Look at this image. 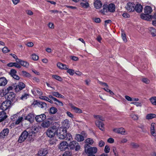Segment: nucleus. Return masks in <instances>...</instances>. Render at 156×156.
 I'll use <instances>...</instances> for the list:
<instances>
[{
  "label": "nucleus",
  "instance_id": "nucleus-20",
  "mask_svg": "<svg viewBox=\"0 0 156 156\" xmlns=\"http://www.w3.org/2000/svg\"><path fill=\"white\" fill-rule=\"evenodd\" d=\"M108 12H114L115 11V5L113 3H111L107 5Z\"/></svg>",
  "mask_w": 156,
  "mask_h": 156
},
{
  "label": "nucleus",
  "instance_id": "nucleus-41",
  "mask_svg": "<svg viewBox=\"0 0 156 156\" xmlns=\"http://www.w3.org/2000/svg\"><path fill=\"white\" fill-rule=\"evenodd\" d=\"M85 142L87 144L92 145L94 143L93 140L91 138H88L85 140Z\"/></svg>",
  "mask_w": 156,
  "mask_h": 156
},
{
  "label": "nucleus",
  "instance_id": "nucleus-15",
  "mask_svg": "<svg viewBox=\"0 0 156 156\" xmlns=\"http://www.w3.org/2000/svg\"><path fill=\"white\" fill-rule=\"evenodd\" d=\"M98 151V149L96 147H90L87 149V152L89 154H96Z\"/></svg>",
  "mask_w": 156,
  "mask_h": 156
},
{
  "label": "nucleus",
  "instance_id": "nucleus-56",
  "mask_svg": "<svg viewBox=\"0 0 156 156\" xmlns=\"http://www.w3.org/2000/svg\"><path fill=\"white\" fill-rule=\"evenodd\" d=\"M52 95L57 98H59L60 94L57 92H52L51 93Z\"/></svg>",
  "mask_w": 156,
  "mask_h": 156
},
{
  "label": "nucleus",
  "instance_id": "nucleus-6",
  "mask_svg": "<svg viewBox=\"0 0 156 156\" xmlns=\"http://www.w3.org/2000/svg\"><path fill=\"white\" fill-rule=\"evenodd\" d=\"M28 135V132L26 130L24 131L20 136L18 141L19 143H21L23 142L27 138Z\"/></svg>",
  "mask_w": 156,
  "mask_h": 156
},
{
  "label": "nucleus",
  "instance_id": "nucleus-24",
  "mask_svg": "<svg viewBox=\"0 0 156 156\" xmlns=\"http://www.w3.org/2000/svg\"><path fill=\"white\" fill-rule=\"evenodd\" d=\"M7 117L6 113L3 111L0 112V122H2Z\"/></svg>",
  "mask_w": 156,
  "mask_h": 156
},
{
  "label": "nucleus",
  "instance_id": "nucleus-32",
  "mask_svg": "<svg viewBox=\"0 0 156 156\" xmlns=\"http://www.w3.org/2000/svg\"><path fill=\"white\" fill-rule=\"evenodd\" d=\"M149 30L151 35L153 37L156 36V29L153 27H151L149 28Z\"/></svg>",
  "mask_w": 156,
  "mask_h": 156
},
{
  "label": "nucleus",
  "instance_id": "nucleus-2",
  "mask_svg": "<svg viewBox=\"0 0 156 156\" xmlns=\"http://www.w3.org/2000/svg\"><path fill=\"white\" fill-rule=\"evenodd\" d=\"M7 100L10 101V103H14L19 99L18 98H16V95L13 92H11L7 94Z\"/></svg>",
  "mask_w": 156,
  "mask_h": 156
},
{
  "label": "nucleus",
  "instance_id": "nucleus-1",
  "mask_svg": "<svg viewBox=\"0 0 156 156\" xmlns=\"http://www.w3.org/2000/svg\"><path fill=\"white\" fill-rule=\"evenodd\" d=\"M67 130L63 128H60L57 130L56 135L57 137L60 139H64Z\"/></svg>",
  "mask_w": 156,
  "mask_h": 156
},
{
  "label": "nucleus",
  "instance_id": "nucleus-5",
  "mask_svg": "<svg viewBox=\"0 0 156 156\" xmlns=\"http://www.w3.org/2000/svg\"><path fill=\"white\" fill-rule=\"evenodd\" d=\"M69 146L71 149H75L76 151L79 150L80 148V146L78 143L75 141H73L70 142Z\"/></svg>",
  "mask_w": 156,
  "mask_h": 156
},
{
  "label": "nucleus",
  "instance_id": "nucleus-26",
  "mask_svg": "<svg viewBox=\"0 0 156 156\" xmlns=\"http://www.w3.org/2000/svg\"><path fill=\"white\" fill-rule=\"evenodd\" d=\"M143 9V6L140 4H137L135 6L134 10H135L138 12H142Z\"/></svg>",
  "mask_w": 156,
  "mask_h": 156
},
{
  "label": "nucleus",
  "instance_id": "nucleus-52",
  "mask_svg": "<svg viewBox=\"0 0 156 156\" xmlns=\"http://www.w3.org/2000/svg\"><path fill=\"white\" fill-rule=\"evenodd\" d=\"M23 119V117H19L17 120H16L15 124L16 125H18L22 121Z\"/></svg>",
  "mask_w": 156,
  "mask_h": 156
},
{
  "label": "nucleus",
  "instance_id": "nucleus-16",
  "mask_svg": "<svg viewBox=\"0 0 156 156\" xmlns=\"http://www.w3.org/2000/svg\"><path fill=\"white\" fill-rule=\"evenodd\" d=\"M69 127V121L68 119H66L63 121L62 127L64 129L67 130Z\"/></svg>",
  "mask_w": 156,
  "mask_h": 156
},
{
  "label": "nucleus",
  "instance_id": "nucleus-55",
  "mask_svg": "<svg viewBox=\"0 0 156 156\" xmlns=\"http://www.w3.org/2000/svg\"><path fill=\"white\" fill-rule=\"evenodd\" d=\"M72 152L69 151H65L62 156H71L72 155Z\"/></svg>",
  "mask_w": 156,
  "mask_h": 156
},
{
  "label": "nucleus",
  "instance_id": "nucleus-49",
  "mask_svg": "<svg viewBox=\"0 0 156 156\" xmlns=\"http://www.w3.org/2000/svg\"><path fill=\"white\" fill-rule=\"evenodd\" d=\"M66 70H67V72L69 73L70 75L73 76L75 73V71L73 69L68 68Z\"/></svg>",
  "mask_w": 156,
  "mask_h": 156
},
{
  "label": "nucleus",
  "instance_id": "nucleus-13",
  "mask_svg": "<svg viewBox=\"0 0 156 156\" xmlns=\"http://www.w3.org/2000/svg\"><path fill=\"white\" fill-rule=\"evenodd\" d=\"M135 5L133 3L130 2L127 3L126 8L127 10L129 12H133L134 11Z\"/></svg>",
  "mask_w": 156,
  "mask_h": 156
},
{
  "label": "nucleus",
  "instance_id": "nucleus-17",
  "mask_svg": "<svg viewBox=\"0 0 156 156\" xmlns=\"http://www.w3.org/2000/svg\"><path fill=\"white\" fill-rule=\"evenodd\" d=\"M48 153V151L46 148H42L38 151V155L39 156H45Z\"/></svg>",
  "mask_w": 156,
  "mask_h": 156
},
{
  "label": "nucleus",
  "instance_id": "nucleus-51",
  "mask_svg": "<svg viewBox=\"0 0 156 156\" xmlns=\"http://www.w3.org/2000/svg\"><path fill=\"white\" fill-rule=\"evenodd\" d=\"M22 74L23 76L26 77H30L31 76L30 74L26 71H22Z\"/></svg>",
  "mask_w": 156,
  "mask_h": 156
},
{
  "label": "nucleus",
  "instance_id": "nucleus-44",
  "mask_svg": "<svg viewBox=\"0 0 156 156\" xmlns=\"http://www.w3.org/2000/svg\"><path fill=\"white\" fill-rule=\"evenodd\" d=\"M57 111V109L55 107H51L50 110V112L51 114H55Z\"/></svg>",
  "mask_w": 156,
  "mask_h": 156
},
{
  "label": "nucleus",
  "instance_id": "nucleus-8",
  "mask_svg": "<svg viewBox=\"0 0 156 156\" xmlns=\"http://www.w3.org/2000/svg\"><path fill=\"white\" fill-rule=\"evenodd\" d=\"M68 144L66 141H63L58 145V148L61 151H64L68 148Z\"/></svg>",
  "mask_w": 156,
  "mask_h": 156
},
{
  "label": "nucleus",
  "instance_id": "nucleus-11",
  "mask_svg": "<svg viewBox=\"0 0 156 156\" xmlns=\"http://www.w3.org/2000/svg\"><path fill=\"white\" fill-rule=\"evenodd\" d=\"M46 118V116L44 114L37 115L35 117L36 121L39 122H43Z\"/></svg>",
  "mask_w": 156,
  "mask_h": 156
},
{
  "label": "nucleus",
  "instance_id": "nucleus-22",
  "mask_svg": "<svg viewBox=\"0 0 156 156\" xmlns=\"http://www.w3.org/2000/svg\"><path fill=\"white\" fill-rule=\"evenodd\" d=\"M34 115L31 113H29L25 117V119L27 120L30 122H32L34 120Z\"/></svg>",
  "mask_w": 156,
  "mask_h": 156
},
{
  "label": "nucleus",
  "instance_id": "nucleus-3",
  "mask_svg": "<svg viewBox=\"0 0 156 156\" xmlns=\"http://www.w3.org/2000/svg\"><path fill=\"white\" fill-rule=\"evenodd\" d=\"M57 132L56 129L54 127L49 128L47 131V135L50 138H52L55 135Z\"/></svg>",
  "mask_w": 156,
  "mask_h": 156
},
{
  "label": "nucleus",
  "instance_id": "nucleus-38",
  "mask_svg": "<svg viewBox=\"0 0 156 156\" xmlns=\"http://www.w3.org/2000/svg\"><path fill=\"white\" fill-rule=\"evenodd\" d=\"M39 98L41 99L48 101V102L50 103H53V101L51 100L47 97L42 96L41 95L39 97Z\"/></svg>",
  "mask_w": 156,
  "mask_h": 156
},
{
  "label": "nucleus",
  "instance_id": "nucleus-59",
  "mask_svg": "<svg viewBox=\"0 0 156 156\" xmlns=\"http://www.w3.org/2000/svg\"><path fill=\"white\" fill-rule=\"evenodd\" d=\"M98 83L101 85L103 87H108V86L107 84L105 83L100 81H99Z\"/></svg>",
  "mask_w": 156,
  "mask_h": 156
},
{
  "label": "nucleus",
  "instance_id": "nucleus-39",
  "mask_svg": "<svg viewBox=\"0 0 156 156\" xmlns=\"http://www.w3.org/2000/svg\"><path fill=\"white\" fill-rule=\"evenodd\" d=\"M149 100L152 105L156 106V96L151 97Z\"/></svg>",
  "mask_w": 156,
  "mask_h": 156
},
{
  "label": "nucleus",
  "instance_id": "nucleus-63",
  "mask_svg": "<svg viewBox=\"0 0 156 156\" xmlns=\"http://www.w3.org/2000/svg\"><path fill=\"white\" fill-rule=\"evenodd\" d=\"M16 70L15 69H11L10 70V75H11L12 76H13V75H15L16 74Z\"/></svg>",
  "mask_w": 156,
  "mask_h": 156
},
{
  "label": "nucleus",
  "instance_id": "nucleus-31",
  "mask_svg": "<svg viewBox=\"0 0 156 156\" xmlns=\"http://www.w3.org/2000/svg\"><path fill=\"white\" fill-rule=\"evenodd\" d=\"M32 92L33 94L35 95L36 93H37V94L40 96H41L42 94V93L41 91V90L37 88H35L33 90H32Z\"/></svg>",
  "mask_w": 156,
  "mask_h": 156
},
{
  "label": "nucleus",
  "instance_id": "nucleus-4",
  "mask_svg": "<svg viewBox=\"0 0 156 156\" xmlns=\"http://www.w3.org/2000/svg\"><path fill=\"white\" fill-rule=\"evenodd\" d=\"M11 104L10 101H5L1 104L0 108L3 111L6 110L11 107Z\"/></svg>",
  "mask_w": 156,
  "mask_h": 156
},
{
  "label": "nucleus",
  "instance_id": "nucleus-58",
  "mask_svg": "<svg viewBox=\"0 0 156 156\" xmlns=\"http://www.w3.org/2000/svg\"><path fill=\"white\" fill-rule=\"evenodd\" d=\"M112 150L115 156H118V154L116 150V148L115 147H113Z\"/></svg>",
  "mask_w": 156,
  "mask_h": 156
},
{
  "label": "nucleus",
  "instance_id": "nucleus-57",
  "mask_svg": "<svg viewBox=\"0 0 156 156\" xmlns=\"http://www.w3.org/2000/svg\"><path fill=\"white\" fill-rule=\"evenodd\" d=\"M94 117L97 119H100L102 121H104V119L101 116L98 115H94Z\"/></svg>",
  "mask_w": 156,
  "mask_h": 156
},
{
  "label": "nucleus",
  "instance_id": "nucleus-27",
  "mask_svg": "<svg viewBox=\"0 0 156 156\" xmlns=\"http://www.w3.org/2000/svg\"><path fill=\"white\" fill-rule=\"evenodd\" d=\"M156 126L155 123L153 122L151 123L150 127L151 132L153 136H154L155 135V128Z\"/></svg>",
  "mask_w": 156,
  "mask_h": 156
},
{
  "label": "nucleus",
  "instance_id": "nucleus-43",
  "mask_svg": "<svg viewBox=\"0 0 156 156\" xmlns=\"http://www.w3.org/2000/svg\"><path fill=\"white\" fill-rule=\"evenodd\" d=\"M72 108L74 110V111L76 113H81L82 112L81 110L79 108H77L74 106H72Z\"/></svg>",
  "mask_w": 156,
  "mask_h": 156
},
{
  "label": "nucleus",
  "instance_id": "nucleus-14",
  "mask_svg": "<svg viewBox=\"0 0 156 156\" xmlns=\"http://www.w3.org/2000/svg\"><path fill=\"white\" fill-rule=\"evenodd\" d=\"M9 130L8 128L4 129L0 133V138H5L8 135Z\"/></svg>",
  "mask_w": 156,
  "mask_h": 156
},
{
  "label": "nucleus",
  "instance_id": "nucleus-10",
  "mask_svg": "<svg viewBox=\"0 0 156 156\" xmlns=\"http://www.w3.org/2000/svg\"><path fill=\"white\" fill-rule=\"evenodd\" d=\"M113 131L115 133L121 134L122 135H125L127 134L125 129L122 127L114 129H113Z\"/></svg>",
  "mask_w": 156,
  "mask_h": 156
},
{
  "label": "nucleus",
  "instance_id": "nucleus-36",
  "mask_svg": "<svg viewBox=\"0 0 156 156\" xmlns=\"http://www.w3.org/2000/svg\"><path fill=\"white\" fill-rule=\"evenodd\" d=\"M81 6L84 8L87 9L89 6V4L87 2L85 1L84 2H81L80 3Z\"/></svg>",
  "mask_w": 156,
  "mask_h": 156
},
{
  "label": "nucleus",
  "instance_id": "nucleus-47",
  "mask_svg": "<svg viewBox=\"0 0 156 156\" xmlns=\"http://www.w3.org/2000/svg\"><path fill=\"white\" fill-rule=\"evenodd\" d=\"M121 36L123 41L125 42H126L127 41V40L126 38V34L124 31H122Z\"/></svg>",
  "mask_w": 156,
  "mask_h": 156
},
{
  "label": "nucleus",
  "instance_id": "nucleus-40",
  "mask_svg": "<svg viewBox=\"0 0 156 156\" xmlns=\"http://www.w3.org/2000/svg\"><path fill=\"white\" fill-rule=\"evenodd\" d=\"M50 124V122L48 121H44L42 123L41 126L43 127H48Z\"/></svg>",
  "mask_w": 156,
  "mask_h": 156
},
{
  "label": "nucleus",
  "instance_id": "nucleus-29",
  "mask_svg": "<svg viewBox=\"0 0 156 156\" xmlns=\"http://www.w3.org/2000/svg\"><path fill=\"white\" fill-rule=\"evenodd\" d=\"M94 5L96 9H99L102 6V4L99 0H96L94 3Z\"/></svg>",
  "mask_w": 156,
  "mask_h": 156
},
{
  "label": "nucleus",
  "instance_id": "nucleus-48",
  "mask_svg": "<svg viewBox=\"0 0 156 156\" xmlns=\"http://www.w3.org/2000/svg\"><path fill=\"white\" fill-rule=\"evenodd\" d=\"M31 57L32 59L35 61L39 59L38 56L35 54H32L31 55Z\"/></svg>",
  "mask_w": 156,
  "mask_h": 156
},
{
  "label": "nucleus",
  "instance_id": "nucleus-19",
  "mask_svg": "<svg viewBox=\"0 0 156 156\" xmlns=\"http://www.w3.org/2000/svg\"><path fill=\"white\" fill-rule=\"evenodd\" d=\"M152 16L147 14H142L140 15L141 18L144 20L147 21L150 20L151 19Z\"/></svg>",
  "mask_w": 156,
  "mask_h": 156
},
{
  "label": "nucleus",
  "instance_id": "nucleus-23",
  "mask_svg": "<svg viewBox=\"0 0 156 156\" xmlns=\"http://www.w3.org/2000/svg\"><path fill=\"white\" fill-rule=\"evenodd\" d=\"M144 12L145 13L147 14H150L152 12V8L149 6H146L144 9Z\"/></svg>",
  "mask_w": 156,
  "mask_h": 156
},
{
  "label": "nucleus",
  "instance_id": "nucleus-53",
  "mask_svg": "<svg viewBox=\"0 0 156 156\" xmlns=\"http://www.w3.org/2000/svg\"><path fill=\"white\" fill-rule=\"evenodd\" d=\"M105 142L104 141L101 140L98 142V146L100 147H103L105 145Z\"/></svg>",
  "mask_w": 156,
  "mask_h": 156
},
{
  "label": "nucleus",
  "instance_id": "nucleus-21",
  "mask_svg": "<svg viewBox=\"0 0 156 156\" xmlns=\"http://www.w3.org/2000/svg\"><path fill=\"white\" fill-rule=\"evenodd\" d=\"M95 124L100 130L102 131L104 130V125L102 122L99 121H97L95 122Z\"/></svg>",
  "mask_w": 156,
  "mask_h": 156
},
{
  "label": "nucleus",
  "instance_id": "nucleus-37",
  "mask_svg": "<svg viewBox=\"0 0 156 156\" xmlns=\"http://www.w3.org/2000/svg\"><path fill=\"white\" fill-rule=\"evenodd\" d=\"M29 96V94L27 91L26 93H24L22 95L20 98H19V99H21L23 100H24L26 99Z\"/></svg>",
  "mask_w": 156,
  "mask_h": 156
},
{
  "label": "nucleus",
  "instance_id": "nucleus-45",
  "mask_svg": "<svg viewBox=\"0 0 156 156\" xmlns=\"http://www.w3.org/2000/svg\"><path fill=\"white\" fill-rule=\"evenodd\" d=\"M52 77L53 78L59 81H62V78L60 76L57 75H52Z\"/></svg>",
  "mask_w": 156,
  "mask_h": 156
},
{
  "label": "nucleus",
  "instance_id": "nucleus-9",
  "mask_svg": "<svg viewBox=\"0 0 156 156\" xmlns=\"http://www.w3.org/2000/svg\"><path fill=\"white\" fill-rule=\"evenodd\" d=\"M25 87V85L23 83L20 82L16 86L15 89L16 92H18L21 90Z\"/></svg>",
  "mask_w": 156,
  "mask_h": 156
},
{
  "label": "nucleus",
  "instance_id": "nucleus-54",
  "mask_svg": "<svg viewBox=\"0 0 156 156\" xmlns=\"http://www.w3.org/2000/svg\"><path fill=\"white\" fill-rule=\"evenodd\" d=\"M142 81L144 83L146 84H149L150 82V80L147 78H143L142 79Z\"/></svg>",
  "mask_w": 156,
  "mask_h": 156
},
{
  "label": "nucleus",
  "instance_id": "nucleus-64",
  "mask_svg": "<svg viewBox=\"0 0 156 156\" xmlns=\"http://www.w3.org/2000/svg\"><path fill=\"white\" fill-rule=\"evenodd\" d=\"M131 104L134 105H136L137 107H141L142 106L141 103L139 102H132L131 103Z\"/></svg>",
  "mask_w": 156,
  "mask_h": 156
},
{
  "label": "nucleus",
  "instance_id": "nucleus-61",
  "mask_svg": "<svg viewBox=\"0 0 156 156\" xmlns=\"http://www.w3.org/2000/svg\"><path fill=\"white\" fill-rule=\"evenodd\" d=\"M131 146L134 148H137L139 146V145L134 143H132L130 144Z\"/></svg>",
  "mask_w": 156,
  "mask_h": 156
},
{
  "label": "nucleus",
  "instance_id": "nucleus-18",
  "mask_svg": "<svg viewBox=\"0 0 156 156\" xmlns=\"http://www.w3.org/2000/svg\"><path fill=\"white\" fill-rule=\"evenodd\" d=\"M57 66L59 69H61L66 70L69 68L68 66L61 62L57 63Z\"/></svg>",
  "mask_w": 156,
  "mask_h": 156
},
{
  "label": "nucleus",
  "instance_id": "nucleus-30",
  "mask_svg": "<svg viewBox=\"0 0 156 156\" xmlns=\"http://www.w3.org/2000/svg\"><path fill=\"white\" fill-rule=\"evenodd\" d=\"M17 62H19L22 66L28 67L29 66V63L27 62L19 59L17 61Z\"/></svg>",
  "mask_w": 156,
  "mask_h": 156
},
{
  "label": "nucleus",
  "instance_id": "nucleus-46",
  "mask_svg": "<svg viewBox=\"0 0 156 156\" xmlns=\"http://www.w3.org/2000/svg\"><path fill=\"white\" fill-rule=\"evenodd\" d=\"M130 116L133 120H137L138 119V116L137 115H135L133 113H132L130 115Z\"/></svg>",
  "mask_w": 156,
  "mask_h": 156
},
{
  "label": "nucleus",
  "instance_id": "nucleus-50",
  "mask_svg": "<svg viewBox=\"0 0 156 156\" xmlns=\"http://www.w3.org/2000/svg\"><path fill=\"white\" fill-rule=\"evenodd\" d=\"M110 151V147L108 145H106L105 147L104 151L105 153H108Z\"/></svg>",
  "mask_w": 156,
  "mask_h": 156
},
{
  "label": "nucleus",
  "instance_id": "nucleus-25",
  "mask_svg": "<svg viewBox=\"0 0 156 156\" xmlns=\"http://www.w3.org/2000/svg\"><path fill=\"white\" fill-rule=\"evenodd\" d=\"M7 83L6 79L4 77L0 78V86H4Z\"/></svg>",
  "mask_w": 156,
  "mask_h": 156
},
{
  "label": "nucleus",
  "instance_id": "nucleus-7",
  "mask_svg": "<svg viewBox=\"0 0 156 156\" xmlns=\"http://www.w3.org/2000/svg\"><path fill=\"white\" fill-rule=\"evenodd\" d=\"M38 129L37 127L35 126H32L31 129H27L28 131L27 132H28L29 136H34L35 133L37 132Z\"/></svg>",
  "mask_w": 156,
  "mask_h": 156
},
{
  "label": "nucleus",
  "instance_id": "nucleus-35",
  "mask_svg": "<svg viewBox=\"0 0 156 156\" xmlns=\"http://www.w3.org/2000/svg\"><path fill=\"white\" fill-rule=\"evenodd\" d=\"M156 118V115L155 114L153 113L148 114L146 116V119L148 120Z\"/></svg>",
  "mask_w": 156,
  "mask_h": 156
},
{
  "label": "nucleus",
  "instance_id": "nucleus-42",
  "mask_svg": "<svg viewBox=\"0 0 156 156\" xmlns=\"http://www.w3.org/2000/svg\"><path fill=\"white\" fill-rule=\"evenodd\" d=\"M108 12L107 7V5H104L103 6V9L101 10V12L103 14H105V13Z\"/></svg>",
  "mask_w": 156,
  "mask_h": 156
},
{
  "label": "nucleus",
  "instance_id": "nucleus-62",
  "mask_svg": "<svg viewBox=\"0 0 156 156\" xmlns=\"http://www.w3.org/2000/svg\"><path fill=\"white\" fill-rule=\"evenodd\" d=\"M2 51L4 53H5L9 51V50L7 47H5L2 48Z\"/></svg>",
  "mask_w": 156,
  "mask_h": 156
},
{
  "label": "nucleus",
  "instance_id": "nucleus-33",
  "mask_svg": "<svg viewBox=\"0 0 156 156\" xmlns=\"http://www.w3.org/2000/svg\"><path fill=\"white\" fill-rule=\"evenodd\" d=\"M75 139L79 142L82 141L84 140V137L81 135L76 134L75 137Z\"/></svg>",
  "mask_w": 156,
  "mask_h": 156
},
{
  "label": "nucleus",
  "instance_id": "nucleus-12",
  "mask_svg": "<svg viewBox=\"0 0 156 156\" xmlns=\"http://www.w3.org/2000/svg\"><path fill=\"white\" fill-rule=\"evenodd\" d=\"M33 104L34 105H37L42 108H45L47 106L45 103L42 102H38L37 101H34Z\"/></svg>",
  "mask_w": 156,
  "mask_h": 156
},
{
  "label": "nucleus",
  "instance_id": "nucleus-34",
  "mask_svg": "<svg viewBox=\"0 0 156 156\" xmlns=\"http://www.w3.org/2000/svg\"><path fill=\"white\" fill-rule=\"evenodd\" d=\"M64 139L67 141H71L72 140V137L71 135L69 133H66Z\"/></svg>",
  "mask_w": 156,
  "mask_h": 156
},
{
  "label": "nucleus",
  "instance_id": "nucleus-60",
  "mask_svg": "<svg viewBox=\"0 0 156 156\" xmlns=\"http://www.w3.org/2000/svg\"><path fill=\"white\" fill-rule=\"evenodd\" d=\"M98 83L101 85L103 87H108V86L107 84L105 83L100 81H99Z\"/></svg>",
  "mask_w": 156,
  "mask_h": 156
},
{
  "label": "nucleus",
  "instance_id": "nucleus-28",
  "mask_svg": "<svg viewBox=\"0 0 156 156\" xmlns=\"http://www.w3.org/2000/svg\"><path fill=\"white\" fill-rule=\"evenodd\" d=\"M7 66L10 67L15 66L17 68H20L21 67V66L17 62H10L8 64Z\"/></svg>",
  "mask_w": 156,
  "mask_h": 156
}]
</instances>
